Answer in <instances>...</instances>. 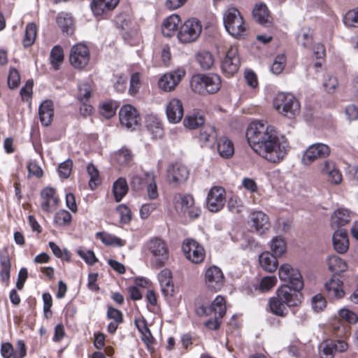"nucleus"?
Returning a JSON list of instances; mask_svg holds the SVG:
<instances>
[{"mask_svg":"<svg viewBox=\"0 0 358 358\" xmlns=\"http://www.w3.org/2000/svg\"><path fill=\"white\" fill-rule=\"evenodd\" d=\"M182 251L187 259L194 264L202 262L205 257V251L202 245L195 240L187 238L183 241Z\"/></svg>","mask_w":358,"mask_h":358,"instance_id":"obj_11","label":"nucleus"},{"mask_svg":"<svg viewBox=\"0 0 358 358\" xmlns=\"http://www.w3.org/2000/svg\"><path fill=\"white\" fill-rule=\"evenodd\" d=\"M176 210L183 215H187L190 218H197L201 213L191 194H177L174 197Z\"/></svg>","mask_w":358,"mask_h":358,"instance_id":"obj_7","label":"nucleus"},{"mask_svg":"<svg viewBox=\"0 0 358 358\" xmlns=\"http://www.w3.org/2000/svg\"><path fill=\"white\" fill-rule=\"evenodd\" d=\"M190 85L200 94H215L220 89L221 79L217 74H199L192 77Z\"/></svg>","mask_w":358,"mask_h":358,"instance_id":"obj_4","label":"nucleus"},{"mask_svg":"<svg viewBox=\"0 0 358 358\" xmlns=\"http://www.w3.org/2000/svg\"><path fill=\"white\" fill-rule=\"evenodd\" d=\"M185 71L177 69L175 71L166 73L159 80V87L166 92L171 91L185 76Z\"/></svg>","mask_w":358,"mask_h":358,"instance_id":"obj_20","label":"nucleus"},{"mask_svg":"<svg viewBox=\"0 0 358 358\" xmlns=\"http://www.w3.org/2000/svg\"><path fill=\"white\" fill-rule=\"evenodd\" d=\"M148 129L155 138H160L164 134L162 124L157 120H155L152 123L148 124Z\"/></svg>","mask_w":358,"mask_h":358,"instance_id":"obj_56","label":"nucleus"},{"mask_svg":"<svg viewBox=\"0 0 358 358\" xmlns=\"http://www.w3.org/2000/svg\"><path fill=\"white\" fill-rule=\"evenodd\" d=\"M332 241L334 248L338 252L343 254L348 250L349 241L347 231L345 229H340L335 231Z\"/></svg>","mask_w":358,"mask_h":358,"instance_id":"obj_28","label":"nucleus"},{"mask_svg":"<svg viewBox=\"0 0 358 358\" xmlns=\"http://www.w3.org/2000/svg\"><path fill=\"white\" fill-rule=\"evenodd\" d=\"M331 153L330 148L324 143H317L310 145L303 155L301 162L308 166L317 159L326 158Z\"/></svg>","mask_w":358,"mask_h":358,"instance_id":"obj_10","label":"nucleus"},{"mask_svg":"<svg viewBox=\"0 0 358 358\" xmlns=\"http://www.w3.org/2000/svg\"><path fill=\"white\" fill-rule=\"evenodd\" d=\"M269 307L271 311L275 315L285 317L287 315L288 310L287 303L282 302L277 295L270 299Z\"/></svg>","mask_w":358,"mask_h":358,"instance_id":"obj_33","label":"nucleus"},{"mask_svg":"<svg viewBox=\"0 0 358 358\" xmlns=\"http://www.w3.org/2000/svg\"><path fill=\"white\" fill-rule=\"evenodd\" d=\"M273 106L280 114L288 118L294 117L300 111L299 102L289 93H278L273 100Z\"/></svg>","mask_w":358,"mask_h":358,"instance_id":"obj_5","label":"nucleus"},{"mask_svg":"<svg viewBox=\"0 0 358 358\" xmlns=\"http://www.w3.org/2000/svg\"><path fill=\"white\" fill-rule=\"evenodd\" d=\"M223 24L226 31L234 37L244 36L246 25L240 11L235 7H229L223 13Z\"/></svg>","mask_w":358,"mask_h":358,"instance_id":"obj_3","label":"nucleus"},{"mask_svg":"<svg viewBox=\"0 0 358 358\" xmlns=\"http://www.w3.org/2000/svg\"><path fill=\"white\" fill-rule=\"evenodd\" d=\"M90 60V51L87 45L78 43L71 48L69 56L71 64L77 69H83L87 66Z\"/></svg>","mask_w":358,"mask_h":358,"instance_id":"obj_12","label":"nucleus"},{"mask_svg":"<svg viewBox=\"0 0 358 358\" xmlns=\"http://www.w3.org/2000/svg\"><path fill=\"white\" fill-rule=\"evenodd\" d=\"M351 220V213L345 208H338L331 217L330 225L334 229H340L341 227L348 224Z\"/></svg>","mask_w":358,"mask_h":358,"instance_id":"obj_26","label":"nucleus"},{"mask_svg":"<svg viewBox=\"0 0 358 358\" xmlns=\"http://www.w3.org/2000/svg\"><path fill=\"white\" fill-rule=\"evenodd\" d=\"M343 22L348 27H358V8L348 11L343 17Z\"/></svg>","mask_w":358,"mask_h":358,"instance_id":"obj_50","label":"nucleus"},{"mask_svg":"<svg viewBox=\"0 0 358 358\" xmlns=\"http://www.w3.org/2000/svg\"><path fill=\"white\" fill-rule=\"evenodd\" d=\"M115 23L119 29L124 31V36H133L137 32L136 22L128 14L122 13L115 17Z\"/></svg>","mask_w":358,"mask_h":358,"instance_id":"obj_24","label":"nucleus"},{"mask_svg":"<svg viewBox=\"0 0 358 358\" xmlns=\"http://www.w3.org/2000/svg\"><path fill=\"white\" fill-rule=\"evenodd\" d=\"M196 61L203 70L211 68L214 64L213 55L208 51H201L196 55Z\"/></svg>","mask_w":358,"mask_h":358,"instance_id":"obj_44","label":"nucleus"},{"mask_svg":"<svg viewBox=\"0 0 358 358\" xmlns=\"http://www.w3.org/2000/svg\"><path fill=\"white\" fill-rule=\"evenodd\" d=\"M277 282V278L274 275L265 276L262 278L259 285V289L263 292L270 290Z\"/></svg>","mask_w":358,"mask_h":358,"instance_id":"obj_52","label":"nucleus"},{"mask_svg":"<svg viewBox=\"0 0 358 358\" xmlns=\"http://www.w3.org/2000/svg\"><path fill=\"white\" fill-rule=\"evenodd\" d=\"M280 280L287 282L295 291H300L303 287L301 274L296 268L288 264L281 265L278 269Z\"/></svg>","mask_w":358,"mask_h":358,"instance_id":"obj_8","label":"nucleus"},{"mask_svg":"<svg viewBox=\"0 0 358 358\" xmlns=\"http://www.w3.org/2000/svg\"><path fill=\"white\" fill-rule=\"evenodd\" d=\"M240 65L241 61L238 55V48L236 46H231L222 61V69L225 74L231 76L238 71Z\"/></svg>","mask_w":358,"mask_h":358,"instance_id":"obj_15","label":"nucleus"},{"mask_svg":"<svg viewBox=\"0 0 358 358\" xmlns=\"http://www.w3.org/2000/svg\"><path fill=\"white\" fill-rule=\"evenodd\" d=\"M226 309L225 299L220 295L217 296L209 306V311L220 317L225 315Z\"/></svg>","mask_w":358,"mask_h":358,"instance_id":"obj_39","label":"nucleus"},{"mask_svg":"<svg viewBox=\"0 0 358 358\" xmlns=\"http://www.w3.org/2000/svg\"><path fill=\"white\" fill-rule=\"evenodd\" d=\"M78 255L83 259L85 262L90 265H93L98 260L94 255V253L92 250H78Z\"/></svg>","mask_w":358,"mask_h":358,"instance_id":"obj_63","label":"nucleus"},{"mask_svg":"<svg viewBox=\"0 0 358 358\" xmlns=\"http://www.w3.org/2000/svg\"><path fill=\"white\" fill-rule=\"evenodd\" d=\"M119 0H92L91 9L94 15H106L117 6Z\"/></svg>","mask_w":358,"mask_h":358,"instance_id":"obj_25","label":"nucleus"},{"mask_svg":"<svg viewBox=\"0 0 358 358\" xmlns=\"http://www.w3.org/2000/svg\"><path fill=\"white\" fill-rule=\"evenodd\" d=\"M204 123V117L198 113H192L184 120L183 124L185 127L189 129H194L203 125Z\"/></svg>","mask_w":358,"mask_h":358,"instance_id":"obj_42","label":"nucleus"},{"mask_svg":"<svg viewBox=\"0 0 358 358\" xmlns=\"http://www.w3.org/2000/svg\"><path fill=\"white\" fill-rule=\"evenodd\" d=\"M20 76L19 72L15 69H12L10 71L8 77V84L10 89L16 88L20 83Z\"/></svg>","mask_w":358,"mask_h":358,"instance_id":"obj_62","label":"nucleus"},{"mask_svg":"<svg viewBox=\"0 0 358 358\" xmlns=\"http://www.w3.org/2000/svg\"><path fill=\"white\" fill-rule=\"evenodd\" d=\"M145 248L151 255V266L159 268L164 266L169 259V247L167 243L162 238L153 237L145 243Z\"/></svg>","mask_w":358,"mask_h":358,"instance_id":"obj_2","label":"nucleus"},{"mask_svg":"<svg viewBox=\"0 0 358 358\" xmlns=\"http://www.w3.org/2000/svg\"><path fill=\"white\" fill-rule=\"evenodd\" d=\"M250 222L255 231L259 236L266 234L270 228L269 218L262 211H254L250 214Z\"/></svg>","mask_w":358,"mask_h":358,"instance_id":"obj_17","label":"nucleus"},{"mask_svg":"<svg viewBox=\"0 0 358 358\" xmlns=\"http://www.w3.org/2000/svg\"><path fill=\"white\" fill-rule=\"evenodd\" d=\"M217 148L220 155L223 158L227 159L234 155V145L229 139L225 137L220 138L218 140Z\"/></svg>","mask_w":358,"mask_h":358,"instance_id":"obj_35","label":"nucleus"},{"mask_svg":"<svg viewBox=\"0 0 358 358\" xmlns=\"http://www.w3.org/2000/svg\"><path fill=\"white\" fill-rule=\"evenodd\" d=\"M87 170L90 176L89 185L91 189H94L99 181V171L93 164H89L87 167Z\"/></svg>","mask_w":358,"mask_h":358,"instance_id":"obj_55","label":"nucleus"},{"mask_svg":"<svg viewBox=\"0 0 358 358\" xmlns=\"http://www.w3.org/2000/svg\"><path fill=\"white\" fill-rule=\"evenodd\" d=\"M189 176L187 168L180 164H171L167 169V179L169 183L178 185L184 182Z\"/></svg>","mask_w":358,"mask_h":358,"instance_id":"obj_21","label":"nucleus"},{"mask_svg":"<svg viewBox=\"0 0 358 358\" xmlns=\"http://www.w3.org/2000/svg\"><path fill=\"white\" fill-rule=\"evenodd\" d=\"M157 206L158 205L155 203L143 204L140 209L141 217L142 219H147Z\"/></svg>","mask_w":358,"mask_h":358,"instance_id":"obj_64","label":"nucleus"},{"mask_svg":"<svg viewBox=\"0 0 358 358\" xmlns=\"http://www.w3.org/2000/svg\"><path fill=\"white\" fill-rule=\"evenodd\" d=\"M226 203L225 189L220 186H214L209 190L206 198V208L213 213L221 210Z\"/></svg>","mask_w":358,"mask_h":358,"instance_id":"obj_9","label":"nucleus"},{"mask_svg":"<svg viewBox=\"0 0 358 358\" xmlns=\"http://www.w3.org/2000/svg\"><path fill=\"white\" fill-rule=\"evenodd\" d=\"M36 36V27L34 23H29L27 25L24 37L23 38V45L25 48L33 45Z\"/></svg>","mask_w":358,"mask_h":358,"instance_id":"obj_45","label":"nucleus"},{"mask_svg":"<svg viewBox=\"0 0 358 358\" xmlns=\"http://www.w3.org/2000/svg\"><path fill=\"white\" fill-rule=\"evenodd\" d=\"M216 138L215 128L211 125H205L200 131L199 140L206 145H210L213 143Z\"/></svg>","mask_w":358,"mask_h":358,"instance_id":"obj_34","label":"nucleus"},{"mask_svg":"<svg viewBox=\"0 0 358 358\" xmlns=\"http://www.w3.org/2000/svg\"><path fill=\"white\" fill-rule=\"evenodd\" d=\"M327 265L329 269L335 273L344 272L347 269L345 262L337 255L330 256L327 259Z\"/></svg>","mask_w":358,"mask_h":358,"instance_id":"obj_36","label":"nucleus"},{"mask_svg":"<svg viewBox=\"0 0 358 358\" xmlns=\"http://www.w3.org/2000/svg\"><path fill=\"white\" fill-rule=\"evenodd\" d=\"M96 236L106 245L122 247L125 244L124 241L121 238L107 232H97Z\"/></svg>","mask_w":358,"mask_h":358,"instance_id":"obj_41","label":"nucleus"},{"mask_svg":"<svg viewBox=\"0 0 358 358\" xmlns=\"http://www.w3.org/2000/svg\"><path fill=\"white\" fill-rule=\"evenodd\" d=\"M321 174L325 176L328 181L332 184L338 185L342 181V174L336 167L334 162L325 160L318 164Z\"/></svg>","mask_w":358,"mask_h":358,"instance_id":"obj_18","label":"nucleus"},{"mask_svg":"<svg viewBox=\"0 0 358 358\" xmlns=\"http://www.w3.org/2000/svg\"><path fill=\"white\" fill-rule=\"evenodd\" d=\"M72 220V216L69 212L66 210H61L55 213L54 222L58 226L69 225Z\"/></svg>","mask_w":358,"mask_h":358,"instance_id":"obj_48","label":"nucleus"},{"mask_svg":"<svg viewBox=\"0 0 358 358\" xmlns=\"http://www.w3.org/2000/svg\"><path fill=\"white\" fill-rule=\"evenodd\" d=\"M311 305L315 311L319 312L325 308L326 301L322 294H317L313 296L311 299Z\"/></svg>","mask_w":358,"mask_h":358,"instance_id":"obj_59","label":"nucleus"},{"mask_svg":"<svg viewBox=\"0 0 358 358\" xmlns=\"http://www.w3.org/2000/svg\"><path fill=\"white\" fill-rule=\"evenodd\" d=\"M339 317L345 320L348 324H355L358 322L357 315L352 311L347 308H342L338 312Z\"/></svg>","mask_w":358,"mask_h":358,"instance_id":"obj_53","label":"nucleus"},{"mask_svg":"<svg viewBox=\"0 0 358 358\" xmlns=\"http://www.w3.org/2000/svg\"><path fill=\"white\" fill-rule=\"evenodd\" d=\"M205 282L209 289L215 292L220 290L224 285V274L221 269L216 266L207 268L205 272Z\"/></svg>","mask_w":358,"mask_h":358,"instance_id":"obj_16","label":"nucleus"},{"mask_svg":"<svg viewBox=\"0 0 358 358\" xmlns=\"http://www.w3.org/2000/svg\"><path fill=\"white\" fill-rule=\"evenodd\" d=\"M246 138L251 148L271 163H279L287 154V139L278 135L273 127L261 121L253 122L249 125Z\"/></svg>","mask_w":358,"mask_h":358,"instance_id":"obj_1","label":"nucleus"},{"mask_svg":"<svg viewBox=\"0 0 358 358\" xmlns=\"http://www.w3.org/2000/svg\"><path fill=\"white\" fill-rule=\"evenodd\" d=\"M64 52L62 48L59 46H55L50 52V63L55 69H58L59 65L63 62Z\"/></svg>","mask_w":358,"mask_h":358,"instance_id":"obj_46","label":"nucleus"},{"mask_svg":"<svg viewBox=\"0 0 358 358\" xmlns=\"http://www.w3.org/2000/svg\"><path fill=\"white\" fill-rule=\"evenodd\" d=\"M38 115L41 124L48 126L51 124L54 116L53 103L51 100H45L39 106Z\"/></svg>","mask_w":358,"mask_h":358,"instance_id":"obj_27","label":"nucleus"},{"mask_svg":"<svg viewBox=\"0 0 358 358\" xmlns=\"http://www.w3.org/2000/svg\"><path fill=\"white\" fill-rule=\"evenodd\" d=\"M113 194L117 202H120L127 194L129 187L127 181L123 178H120L113 184Z\"/></svg>","mask_w":358,"mask_h":358,"instance_id":"obj_37","label":"nucleus"},{"mask_svg":"<svg viewBox=\"0 0 358 358\" xmlns=\"http://www.w3.org/2000/svg\"><path fill=\"white\" fill-rule=\"evenodd\" d=\"M348 345L342 340H327L320 345V356L321 358H333L336 352H343L347 350Z\"/></svg>","mask_w":358,"mask_h":358,"instance_id":"obj_14","label":"nucleus"},{"mask_svg":"<svg viewBox=\"0 0 358 358\" xmlns=\"http://www.w3.org/2000/svg\"><path fill=\"white\" fill-rule=\"evenodd\" d=\"M116 111V105L112 102L103 103L100 107V113L107 119L112 117Z\"/></svg>","mask_w":358,"mask_h":358,"instance_id":"obj_54","label":"nucleus"},{"mask_svg":"<svg viewBox=\"0 0 358 358\" xmlns=\"http://www.w3.org/2000/svg\"><path fill=\"white\" fill-rule=\"evenodd\" d=\"M276 295L289 307L296 306L301 303V294L299 291H295L287 285L279 287L276 292Z\"/></svg>","mask_w":358,"mask_h":358,"instance_id":"obj_19","label":"nucleus"},{"mask_svg":"<svg viewBox=\"0 0 358 358\" xmlns=\"http://www.w3.org/2000/svg\"><path fill=\"white\" fill-rule=\"evenodd\" d=\"M272 254L275 256L281 257L286 251L287 244L285 238L282 236H275L272 238L270 244Z\"/></svg>","mask_w":358,"mask_h":358,"instance_id":"obj_40","label":"nucleus"},{"mask_svg":"<svg viewBox=\"0 0 358 358\" xmlns=\"http://www.w3.org/2000/svg\"><path fill=\"white\" fill-rule=\"evenodd\" d=\"M92 87L90 84L85 83L78 86V99L80 101L85 103L91 96Z\"/></svg>","mask_w":358,"mask_h":358,"instance_id":"obj_51","label":"nucleus"},{"mask_svg":"<svg viewBox=\"0 0 358 358\" xmlns=\"http://www.w3.org/2000/svg\"><path fill=\"white\" fill-rule=\"evenodd\" d=\"M252 15L255 20L261 24L271 23V17L266 4L260 3L257 4L252 10Z\"/></svg>","mask_w":358,"mask_h":358,"instance_id":"obj_32","label":"nucleus"},{"mask_svg":"<svg viewBox=\"0 0 358 358\" xmlns=\"http://www.w3.org/2000/svg\"><path fill=\"white\" fill-rule=\"evenodd\" d=\"M296 41L299 45L303 48H308L312 44V34L310 31L307 29H302L299 33L296 34Z\"/></svg>","mask_w":358,"mask_h":358,"instance_id":"obj_47","label":"nucleus"},{"mask_svg":"<svg viewBox=\"0 0 358 358\" xmlns=\"http://www.w3.org/2000/svg\"><path fill=\"white\" fill-rule=\"evenodd\" d=\"M338 85V82L335 76L329 73H327L324 76L323 86L328 93H334L336 91Z\"/></svg>","mask_w":358,"mask_h":358,"instance_id":"obj_49","label":"nucleus"},{"mask_svg":"<svg viewBox=\"0 0 358 358\" xmlns=\"http://www.w3.org/2000/svg\"><path fill=\"white\" fill-rule=\"evenodd\" d=\"M180 22L178 15H171L166 18L162 24V31L164 36L171 37L176 31Z\"/></svg>","mask_w":358,"mask_h":358,"instance_id":"obj_31","label":"nucleus"},{"mask_svg":"<svg viewBox=\"0 0 358 358\" xmlns=\"http://www.w3.org/2000/svg\"><path fill=\"white\" fill-rule=\"evenodd\" d=\"M57 22L63 32L67 34H71L73 32V19L69 14H59L57 17Z\"/></svg>","mask_w":358,"mask_h":358,"instance_id":"obj_43","label":"nucleus"},{"mask_svg":"<svg viewBox=\"0 0 358 358\" xmlns=\"http://www.w3.org/2000/svg\"><path fill=\"white\" fill-rule=\"evenodd\" d=\"M145 183L147 184V194L150 199H156L158 196L157 186L155 182V176L152 172L145 173Z\"/></svg>","mask_w":358,"mask_h":358,"instance_id":"obj_38","label":"nucleus"},{"mask_svg":"<svg viewBox=\"0 0 358 358\" xmlns=\"http://www.w3.org/2000/svg\"><path fill=\"white\" fill-rule=\"evenodd\" d=\"M72 162L69 159L61 163L58 167V173L60 177L67 178L71 172Z\"/></svg>","mask_w":358,"mask_h":358,"instance_id":"obj_61","label":"nucleus"},{"mask_svg":"<svg viewBox=\"0 0 358 358\" xmlns=\"http://www.w3.org/2000/svg\"><path fill=\"white\" fill-rule=\"evenodd\" d=\"M166 113L170 122L173 124L179 122L184 115L183 106L181 101L178 99H171L166 106Z\"/></svg>","mask_w":358,"mask_h":358,"instance_id":"obj_22","label":"nucleus"},{"mask_svg":"<svg viewBox=\"0 0 358 358\" xmlns=\"http://www.w3.org/2000/svg\"><path fill=\"white\" fill-rule=\"evenodd\" d=\"M41 206L43 211L50 212L55 209L59 202V198L55 194V189L46 187L41 192Z\"/></svg>","mask_w":358,"mask_h":358,"instance_id":"obj_23","label":"nucleus"},{"mask_svg":"<svg viewBox=\"0 0 358 358\" xmlns=\"http://www.w3.org/2000/svg\"><path fill=\"white\" fill-rule=\"evenodd\" d=\"M277 257L269 252H262L259 255V264L264 270L272 273L278 268Z\"/></svg>","mask_w":358,"mask_h":358,"instance_id":"obj_29","label":"nucleus"},{"mask_svg":"<svg viewBox=\"0 0 358 358\" xmlns=\"http://www.w3.org/2000/svg\"><path fill=\"white\" fill-rule=\"evenodd\" d=\"M285 57L284 55H278L275 57L271 67V71L274 74L280 73L285 68Z\"/></svg>","mask_w":358,"mask_h":358,"instance_id":"obj_57","label":"nucleus"},{"mask_svg":"<svg viewBox=\"0 0 358 358\" xmlns=\"http://www.w3.org/2000/svg\"><path fill=\"white\" fill-rule=\"evenodd\" d=\"M119 117L121 124L131 130L135 129L141 120L137 110L131 105H124L120 108Z\"/></svg>","mask_w":358,"mask_h":358,"instance_id":"obj_13","label":"nucleus"},{"mask_svg":"<svg viewBox=\"0 0 358 358\" xmlns=\"http://www.w3.org/2000/svg\"><path fill=\"white\" fill-rule=\"evenodd\" d=\"M131 156L129 151L127 149H120L115 153V161L120 165L127 164L131 160Z\"/></svg>","mask_w":358,"mask_h":358,"instance_id":"obj_60","label":"nucleus"},{"mask_svg":"<svg viewBox=\"0 0 358 358\" xmlns=\"http://www.w3.org/2000/svg\"><path fill=\"white\" fill-rule=\"evenodd\" d=\"M202 26L199 20L191 18L182 24L178 31L177 37L182 43H189L195 41L200 36Z\"/></svg>","mask_w":358,"mask_h":358,"instance_id":"obj_6","label":"nucleus"},{"mask_svg":"<svg viewBox=\"0 0 358 358\" xmlns=\"http://www.w3.org/2000/svg\"><path fill=\"white\" fill-rule=\"evenodd\" d=\"M227 208L229 211L238 213L243 208L242 201L237 196H233L228 201Z\"/></svg>","mask_w":358,"mask_h":358,"instance_id":"obj_58","label":"nucleus"},{"mask_svg":"<svg viewBox=\"0 0 358 358\" xmlns=\"http://www.w3.org/2000/svg\"><path fill=\"white\" fill-rule=\"evenodd\" d=\"M325 288L328 295L331 298L340 299L344 296L342 289V282L336 278H331L325 283Z\"/></svg>","mask_w":358,"mask_h":358,"instance_id":"obj_30","label":"nucleus"}]
</instances>
